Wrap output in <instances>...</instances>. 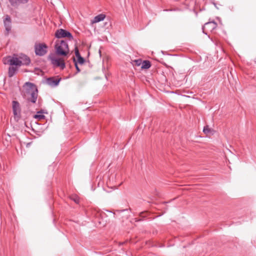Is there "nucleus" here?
<instances>
[{"instance_id": "obj_26", "label": "nucleus", "mask_w": 256, "mask_h": 256, "mask_svg": "<svg viewBox=\"0 0 256 256\" xmlns=\"http://www.w3.org/2000/svg\"><path fill=\"white\" fill-rule=\"evenodd\" d=\"M44 113L47 114V112H45L44 110H39L37 112V114H44Z\"/></svg>"}, {"instance_id": "obj_15", "label": "nucleus", "mask_w": 256, "mask_h": 256, "mask_svg": "<svg viewBox=\"0 0 256 256\" xmlns=\"http://www.w3.org/2000/svg\"><path fill=\"white\" fill-rule=\"evenodd\" d=\"M70 198L74 201L76 204H79L80 203V198L79 196L76 194H72L69 196Z\"/></svg>"}, {"instance_id": "obj_12", "label": "nucleus", "mask_w": 256, "mask_h": 256, "mask_svg": "<svg viewBox=\"0 0 256 256\" xmlns=\"http://www.w3.org/2000/svg\"><path fill=\"white\" fill-rule=\"evenodd\" d=\"M18 66H10L8 71V77L12 78L16 74L18 70Z\"/></svg>"}, {"instance_id": "obj_13", "label": "nucleus", "mask_w": 256, "mask_h": 256, "mask_svg": "<svg viewBox=\"0 0 256 256\" xmlns=\"http://www.w3.org/2000/svg\"><path fill=\"white\" fill-rule=\"evenodd\" d=\"M106 16V15L104 14H100L94 18L93 20L92 21V22L94 24L101 22L104 19Z\"/></svg>"}, {"instance_id": "obj_24", "label": "nucleus", "mask_w": 256, "mask_h": 256, "mask_svg": "<svg viewBox=\"0 0 256 256\" xmlns=\"http://www.w3.org/2000/svg\"><path fill=\"white\" fill-rule=\"evenodd\" d=\"M6 26V30L7 31V34H8L9 32L11 30V27L10 24L4 25Z\"/></svg>"}, {"instance_id": "obj_18", "label": "nucleus", "mask_w": 256, "mask_h": 256, "mask_svg": "<svg viewBox=\"0 0 256 256\" xmlns=\"http://www.w3.org/2000/svg\"><path fill=\"white\" fill-rule=\"evenodd\" d=\"M12 56H8L3 58H2V62L4 64H9L10 65V58Z\"/></svg>"}, {"instance_id": "obj_21", "label": "nucleus", "mask_w": 256, "mask_h": 256, "mask_svg": "<svg viewBox=\"0 0 256 256\" xmlns=\"http://www.w3.org/2000/svg\"><path fill=\"white\" fill-rule=\"evenodd\" d=\"M4 25L10 24L11 23V18L8 15H6L4 20Z\"/></svg>"}, {"instance_id": "obj_16", "label": "nucleus", "mask_w": 256, "mask_h": 256, "mask_svg": "<svg viewBox=\"0 0 256 256\" xmlns=\"http://www.w3.org/2000/svg\"><path fill=\"white\" fill-rule=\"evenodd\" d=\"M75 46H74V53L76 55V60L82 57V56L80 55V54L79 52L78 48V46L76 45L77 44V40H75Z\"/></svg>"}, {"instance_id": "obj_27", "label": "nucleus", "mask_w": 256, "mask_h": 256, "mask_svg": "<svg viewBox=\"0 0 256 256\" xmlns=\"http://www.w3.org/2000/svg\"><path fill=\"white\" fill-rule=\"evenodd\" d=\"M112 214H113V215H114V216H116V212H113Z\"/></svg>"}, {"instance_id": "obj_3", "label": "nucleus", "mask_w": 256, "mask_h": 256, "mask_svg": "<svg viewBox=\"0 0 256 256\" xmlns=\"http://www.w3.org/2000/svg\"><path fill=\"white\" fill-rule=\"evenodd\" d=\"M34 52L36 56H42L48 52V46L44 42H36L34 46Z\"/></svg>"}, {"instance_id": "obj_8", "label": "nucleus", "mask_w": 256, "mask_h": 256, "mask_svg": "<svg viewBox=\"0 0 256 256\" xmlns=\"http://www.w3.org/2000/svg\"><path fill=\"white\" fill-rule=\"evenodd\" d=\"M62 80V78L59 76H52L46 78V82L48 84L52 86L55 87L59 84L60 82Z\"/></svg>"}, {"instance_id": "obj_2", "label": "nucleus", "mask_w": 256, "mask_h": 256, "mask_svg": "<svg viewBox=\"0 0 256 256\" xmlns=\"http://www.w3.org/2000/svg\"><path fill=\"white\" fill-rule=\"evenodd\" d=\"M54 48L56 54L59 56H66L70 52L68 45L65 40H56Z\"/></svg>"}, {"instance_id": "obj_25", "label": "nucleus", "mask_w": 256, "mask_h": 256, "mask_svg": "<svg viewBox=\"0 0 256 256\" xmlns=\"http://www.w3.org/2000/svg\"><path fill=\"white\" fill-rule=\"evenodd\" d=\"M135 64L138 66H140L142 62L141 60H134Z\"/></svg>"}, {"instance_id": "obj_6", "label": "nucleus", "mask_w": 256, "mask_h": 256, "mask_svg": "<svg viewBox=\"0 0 256 256\" xmlns=\"http://www.w3.org/2000/svg\"><path fill=\"white\" fill-rule=\"evenodd\" d=\"M12 112L14 115V118L18 122L21 118V108L20 103L16 100L12 102Z\"/></svg>"}, {"instance_id": "obj_31", "label": "nucleus", "mask_w": 256, "mask_h": 256, "mask_svg": "<svg viewBox=\"0 0 256 256\" xmlns=\"http://www.w3.org/2000/svg\"><path fill=\"white\" fill-rule=\"evenodd\" d=\"M120 210V212H124V211H125V210Z\"/></svg>"}, {"instance_id": "obj_22", "label": "nucleus", "mask_w": 256, "mask_h": 256, "mask_svg": "<svg viewBox=\"0 0 256 256\" xmlns=\"http://www.w3.org/2000/svg\"><path fill=\"white\" fill-rule=\"evenodd\" d=\"M34 118L38 120H41L45 118V116L44 114H37L34 116Z\"/></svg>"}, {"instance_id": "obj_23", "label": "nucleus", "mask_w": 256, "mask_h": 256, "mask_svg": "<svg viewBox=\"0 0 256 256\" xmlns=\"http://www.w3.org/2000/svg\"><path fill=\"white\" fill-rule=\"evenodd\" d=\"M212 132V130L208 126H204L203 129V132L206 134H210Z\"/></svg>"}, {"instance_id": "obj_7", "label": "nucleus", "mask_w": 256, "mask_h": 256, "mask_svg": "<svg viewBox=\"0 0 256 256\" xmlns=\"http://www.w3.org/2000/svg\"><path fill=\"white\" fill-rule=\"evenodd\" d=\"M217 24L214 21L206 22L202 27L203 32L206 34L208 32H212L217 27Z\"/></svg>"}, {"instance_id": "obj_4", "label": "nucleus", "mask_w": 256, "mask_h": 256, "mask_svg": "<svg viewBox=\"0 0 256 256\" xmlns=\"http://www.w3.org/2000/svg\"><path fill=\"white\" fill-rule=\"evenodd\" d=\"M48 59L51 61V64L54 67H60L62 70L66 68V64L62 58H56L54 57V54H50L48 56Z\"/></svg>"}, {"instance_id": "obj_14", "label": "nucleus", "mask_w": 256, "mask_h": 256, "mask_svg": "<svg viewBox=\"0 0 256 256\" xmlns=\"http://www.w3.org/2000/svg\"><path fill=\"white\" fill-rule=\"evenodd\" d=\"M104 190L109 193L112 190V186H111V182L110 178L106 182V186L104 187Z\"/></svg>"}, {"instance_id": "obj_28", "label": "nucleus", "mask_w": 256, "mask_h": 256, "mask_svg": "<svg viewBox=\"0 0 256 256\" xmlns=\"http://www.w3.org/2000/svg\"><path fill=\"white\" fill-rule=\"evenodd\" d=\"M40 100H41L39 99L38 100V104H40Z\"/></svg>"}, {"instance_id": "obj_5", "label": "nucleus", "mask_w": 256, "mask_h": 256, "mask_svg": "<svg viewBox=\"0 0 256 256\" xmlns=\"http://www.w3.org/2000/svg\"><path fill=\"white\" fill-rule=\"evenodd\" d=\"M54 36L56 38L58 39L67 38L70 40H74L75 41V40L74 39L72 34L68 30L63 28H60L57 30L56 31Z\"/></svg>"}, {"instance_id": "obj_29", "label": "nucleus", "mask_w": 256, "mask_h": 256, "mask_svg": "<svg viewBox=\"0 0 256 256\" xmlns=\"http://www.w3.org/2000/svg\"><path fill=\"white\" fill-rule=\"evenodd\" d=\"M112 188H113V190H114L115 188H115V186H113Z\"/></svg>"}, {"instance_id": "obj_9", "label": "nucleus", "mask_w": 256, "mask_h": 256, "mask_svg": "<svg viewBox=\"0 0 256 256\" xmlns=\"http://www.w3.org/2000/svg\"><path fill=\"white\" fill-rule=\"evenodd\" d=\"M10 6L14 8H18L20 5L28 4L30 0H8Z\"/></svg>"}, {"instance_id": "obj_20", "label": "nucleus", "mask_w": 256, "mask_h": 256, "mask_svg": "<svg viewBox=\"0 0 256 256\" xmlns=\"http://www.w3.org/2000/svg\"><path fill=\"white\" fill-rule=\"evenodd\" d=\"M72 60H73V62H74V66H75L76 69V73L74 74V75H76L77 74H78L80 72L81 70H80V68L78 67V64L76 62V58H75V57L74 56L72 58Z\"/></svg>"}, {"instance_id": "obj_10", "label": "nucleus", "mask_w": 256, "mask_h": 256, "mask_svg": "<svg viewBox=\"0 0 256 256\" xmlns=\"http://www.w3.org/2000/svg\"><path fill=\"white\" fill-rule=\"evenodd\" d=\"M10 66L18 67H20L21 66H22V61H20L19 57L17 58L15 54H14L13 56H12L11 57Z\"/></svg>"}, {"instance_id": "obj_17", "label": "nucleus", "mask_w": 256, "mask_h": 256, "mask_svg": "<svg viewBox=\"0 0 256 256\" xmlns=\"http://www.w3.org/2000/svg\"><path fill=\"white\" fill-rule=\"evenodd\" d=\"M151 66V64L148 60H144L142 64V68L143 69L149 68Z\"/></svg>"}, {"instance_id": "obj_1", "label": "nucleus", "mask_w": 256, "mask_h": 256, "mask_svg": "<svg viewBox=\"0 0 256 256\" xmlns=\"http://www.w3.org/2000/svg\"><path fill=\"white\" fill-rule=\"evenodd\" d=\"M28 88L26 89V94H29L30 96L26 98L28 103L31 102L36 104L38 97V89L37 86L34 83L26 82L25 83Z\"/></svg>"}, {"instance_id": "obj_19", "label": "nucleus", "mask_w": 256, "mask_h": 256, "mask_svg": "<svg viewBox=\"0 0 256 256\" xmlns=\"http://www.w3.org/2000/svg\"><path fill=\"white\" fill-rule=\"evenodd\" d=\"M86 62V59L82 56L81 58H78V60L76 59V62L78 64L83 65Z\"/></svg>"}, {"instance_id": "obj_30", "label": "nucleus", "mask_w": 256, "mask_h": 256, "mask_svg": "<svg viewBox=\"0 0 256 256\" xmlns=\"http://www.w3.org/2000/svg\"><path fill=\"white\" fill-rule=\"evenodd\" d=\"M35 70H40V68H35Z\"/></svg>"}, {"instance_id": "obj_11", "label": "nucleus", "mask_w": 256, "mask_h": 256, "mask_svg": "<svg viewBox=\"0 0 256 256\" xmlns=\"http://www.w3.org/2000/svg\"><path fill=\"white\" fill-rule=\"evenodd\" d=\"M19 58L20 61H22V65L28 66L30 63V58L24 54H22L20 56Z\"/></svg>"}]
</instances>
